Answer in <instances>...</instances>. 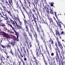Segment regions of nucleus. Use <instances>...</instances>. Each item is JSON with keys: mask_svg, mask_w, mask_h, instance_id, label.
Wrapping results in <instances>:
<instances>
[{"mask_svg": "<svg viewBox=\"0 0 65 65\" xmlns=\"http://www.w3.org/2000/svg\"><path fill=\"white\" fill-rule=\"evenodd\" d=\"M60 34H63V35L65 34V33H64V32L62 31L60 33Z\"/></svg>", "mask_w": 65, "mask_h": 65, "instance_id": "nucleus-35", "label": "nucleus"}, {"mask_svg": "<svg viewBox=\"0 0 65 65\" xmlns=\"http://www.w3.org/2000/svg\"><path fill=\"white\" fill-rule=\"evenodd\" d=\"M54 3L53 2H51L50 3V5L51 6L53 7V5H54Z\"/></svg>", "mask_w": 65, "mask_h": 65, "instance_id": "nucleus-19", "label": "nucleus"}, {"mask_svg": "<svg viewBox=\"0 0 65 65\" xmlns=\"http://www.w3.org/2000/svg\"><path fill=\"white\" fill-rule=\"evenodd\" d=\"M3 35L5 37L7 38V39H9V38L8 37V36H9L8 34H6L5 32H3Z\"/></svg>", "mask_w": 65, "mask_h": 65, "instance_id": "nucleus-6", "label": "nucleus"}, {"mask_svg": "<svg viewBox=\"0 0 65 65\" xmlns=\"http://www.w3.org/2000/svg\"><path fill=\"white\" fill-rule=\"evenodd\" d=\"M1 25H2V26L3 27H5V25L4 24L1 23Z\"/></svg>", "mask_w": 65, "mask_h": 65, "instance_id": "nucleus-17", "label": "nucleus"}, {"mask_svg": "<svg viewBox=\"0 0 65 65\" xmlns=\"http://www.w3.org/2000/svg\"><path fill=\"white\" fill-rule=\"evenodd\" d=\"M42 23L43 24H46V23L45 22V21L44 20H43L42 21Z\"/></svg>", "mask_w": 65, "mask_h": 65, "instance_id": "nucleus-34", "label": "nucleus"}, {"mask_svg": "<svg viewBox=\"0 0 65 65\" xmlns=\"http://www.w3.org/2000/svg\"><path fill=\"white\" fill-rule=\"evenodd\" d=\"M20 59L21 60V62H23V63H24V61H23V59H22V58H21Z\"/></svg>", "mask_w": 65, "mask_h": 65, "instance_id": "nucleus-40", "label": "nucleus"}, {"mask_svg": "<svg viewBox=\"0 0 65 65\" xmlns=\"http://www.w3.org/2000/svg\"><path fill=\"white\" fill-rule=\"evenodd\" d=\"M55 58H56V62H58V56L57 57V56H56Z\"/></svg>", "mask_w": 65, "mask_h": 65, "instance_id": "nucleus-27", "label": "nucleus"}, {"mask_svg": "<svg viewBox=\"0 0 65 65\" xmlns=\"http://www.w3.org/2000/svg\"><path fill=\"white\" fill-rule=\"evenodd\" d=\"M36 53H37V56H39V53H38V52H36Z\"/></svg>", "mask_w": 65, "mask_h": 65, "instance_id": "nucleus-32", "label": "nucleus"}, {"mask_svg": "<svg viewBox=\"0 0 65 65\" xmlns=\"http://www.w3.org/2000/svg\"><path fill=\"white\" fill-rule=\"evenodd\" d=\"M41 32H42V33L43 34H44V32H43V30H42V29H41Z\"/></svg>", "mask_w": 65, "mask_h": 65, "instance_id": "nucleus-38", "label": "nucleus"}, {"mask_svg": "<svg viewBox=\"0 0 65 65\" xmlns=\"http://www.w3.org/2000/svg\"><path fill=\"white\" fill-rule=\"evenodd\" d=\"M22 13L23 15L24 16V18H25V15H24V13H23V12H22Z\"/></svg>", "mask_w": 65, "mask_h": 65, "instance_id": "nucleus-51", "label": "nucleus"}, {"mask_svg": "<svg viewBox=\"0 0 65 65\" xmlns=\"http://www.w3.org/2000/svg\"><path fill=\"white\" fill-rule=\"evenodd\" d=\"M22 8L24 10H25V7H22Z\"/></svg>", "mask_w": 65, "mask_h": 65, "instance_id": "nucleus-54", "label": "nucleus"}, {"mask_svg": "<svg viewBox=\"0 0 65 65\" xmlns=\"http://www.w3.org/2000/svg\"><path fill=\"white\" fill-rule=\"evenodd\" d=\"M12 37H13V38L14 39H16L15 37V36H12Z\"/></svg>", "mask_w": 65, "mask_h": 65, "instance_id": "nucleus-41", "label": "nucleus"}, {"mask_svg": "<svg viewBox=\"0 0 65 65\" xmlns=\"http://www.w3.org/2000/svg\"><path fill=\"white\" fill-rule=\"evenodd\" d=\"M6 3L8 4V5H9V4H8V2H7V1H6Z\"/></svg>", "mask_w": 65, "mask_h": 65, "instance_id": "nucleus-55", "label": "nucleus"}, {"mask_svg": "<svg viewBox=\"0 0 65 65\" xmlns=\"http://www.w3.org/2000/svg\"><path fill=\"white\" fill-rule=\"evenodd\" d=\"M4 30H7V28H6L5 27H4Z\"/></svg>", "mask_w": 65, "mask_h": 65, "instance_id": "nucleus-48", "label": "nucleus"}, {"mask_svg": "<svg viewBox=\"0 0 65 65\" xmlns=\"http://www.w3.org/2000/svg\"><path fill=\"white\" fill-rule=\"evenodd\" d=\"M48 46L50 48V50H52V47H51V45L50 44Z\"/></svg>", "mask_w": 65, "mask_h": 65, "instance_id": "nucleus-29", "label": "nucleus"}, {"mask_svg": "<svg viewBox=\"0 0 65 65\" xmlns=\"http://www.w3.org/2000/svg\"><path fill=\"white\" fill-rule=\"evenodd\" d=\"M2 13L4 15V16H5V17H6V18H7V19L8 20V19L7 18V14H5L3 12H2Z\"/></svg>", "mask_w": 65, "mask_h": 65, "instance_id": "nucleus-12", "label": "nucleus"}, {"mask_svg": "<svg viewBox=\"0 0 65 65\" xmlns=\"http://www.w3.org/2000/svg\"><path fill=\"white\" fill-rule=\"evenodd\" d=\"M52 24L53 25V28H54V27H55V26H56L55 25V24H54V22L52 23Z\"/></svg>", "mask_w": 65, "mask_h": 65, "instance_id": "nucleus-28", "label": "nucleus"}, {"mask_svg": "<svg viewBox=\"0 0 65 65\" xmlns=\"http://www.w3.org/2000/svg\"><path fill=\"white\" fill-rule=\"evenodd\" d=\"M8 1L10 4V5H11L12 6L13 4L12 3V0H8Z\"/></svg>", "mask_w": 65, "mask_h": 65, "instance_id": "nucleus-8", "label": "nucleus"}, {"mask_svg": "<svg viewBox=\"0 0 65 65\" xmlns=\"http://www.w3.org/2000/svg\"><path fill=\"white\" fill-rule=\"evenodd\" d=\"M37 31L38 32L39 34H40V30H39V28H37Z\"/></svg>", "mask_w": 65, "mask_h": 65, "instance_id": "nucleus-18", "label": "nucleus"}, {"mask_svg": "<svg viewBox=\"0 0 65 65\" xmlns=\"http://www.w3.org/2000/svg\"><path fill=\"white\" fill-rule=\"evenodd\" d=\"M56 35H59V36H60V33H59V32H58V31L57 30H56Z\"/></svg>", "mask_w": 65, "mask_h": 65, "instance_id": "nucleus-13", "label": "nucleus"}, {"mask_svg": "<svg viewBox=\"0 0 65 65\" xmlns=\"http://www.w3.org/2000/svg\"><path fill=\"white\" fill-rule=\"evenodd\" d=\"M6 46H7V48H10V49H11V46L10 45H9V44H8V45H7Z\"/></svg>", "mask_w": 65, "mask_h": 65, "instance_id": "nucleus-16", "label": "nucleus"}, {"mask_svg": "<svg viewBox=\"0 0 65 65\" xmlns=\"http://www.w3.org/2000/svg\"><path fill=\"white\" fill-rule=\"evenodd\" d=\"M33 12H35V13H36V12H36L35 10H34V9L33 10Z\"/></svg>", "mask_w": 65, "mask_h": 65, "instance_id": "nucleus-50", "label": "nucleus"}, {"mask_svg": "<svg viewBox=\"0 0 65 65\" xmlns=\"http://www.w3.org/2000/svg\"><path fill=\"white\" fill-rule=\"evenodd\" d=\"M19 54H20V55H22V53L21 52H19Z\"/></svg>", "mask_w": 65, "mask_h": 65, "instance_id": "nucleus-58", "label": "nucleus"}, {"mask_svg": "<svg viewBox=\"0 0 65 65\" xmlns=\"http://www.w3.org/2000/svg\"><path fill=\"white\" fill-rule=\"evenodd\" d=\"M20 55V56L21 57V58H22H22H23V55H22V54H21Z\"/></svg>", "mask_w": 65, "mask_h": 65, "instance_id": "nucleus-44", "label": "nucleus"}, {"mask_svg": "<svg viewBox=\"0 0 65 65\" xmlns=\"http://www.w3.org/2000/svg\"><path fill=\"white\" fill-rule=\"evenodd\" d=\"M51 55L52 56H54V53H51Z\"/></svg>", "mask_w": 65, "mask_h": 65, "instance_id": "nucleus-37", "label": "nucleus"}, {"mask_svg": "<svg viewBox=\"0 0 65 65\" xmlns=\"http://www.w3.org/2000/svg\"><path fill=\"white\" fill-rule=\"evenodd\" d=\"M49 21H50V23H53L54 22L53 20L51 18L50 19Z\"/></svg>", "mask_w": 65, "mask_h": 65, "instance_id": "nucleus-14", "label": "nucleus"}, {"mask_svg": "<svg viewBox=\"0 0 65 65\" xmlns=\"http://www.w3.org/2000/svg\"><path fill=\"white\" fill-rule=\"evenodd\" d=\"M14 19L15 20H16V21L17 20H17L19 21V22L20 24L21 25V26H22L23 24H22V22L20 21V19L19 18V17L18 16V18H17V17H15V15H14Z\"/></svg>", "mask_w": 65, "mask_h": 65, "instance_id": "nucleus-2", "label": "nucleus"}, {"mask_svg": "<svg viewBox=\"0 0 65 65\" xmlns=\"http://www.w3.org/2000/svg\"><path fill=\"white\" fill-rule=\"evenodd\" d=\"M57 20L58 21V22H59V23H61V22L60 21V20H59V19H57Z\"/></svg>", "mask_w": 65, "mask_h": 65, "instance_id": "nucleus-47", "label": "nucleus"}, {"mask_svg": "<svg viewBox=\"0 0 65 65\" xmlns=\"http://www.w3.org/2000/svg\"><path fill=\"white\" fill-rule=\"evenodd\" d=\"M33 59L35 60V61H36V58L35 57H34V55H33Z\"/></svg>", "mask_w": 65, "mask_h": 65, "instance_id": "nucleus-30", "label": "nucleus"}, {"mask_svg": "<svg viewBox=\"0 0 65 65\" xmlns=\"http://www.w3.org/2000/svg\"><path fill=\"white\" fill-rule=\"evenodd\" d=\"M24 52L25 54H26V51H25V50H24Z\"/></svg>", "mask_w": 65, "mask_h": 65, "instance_id": "nucleus-56", "label": "nucleus"}, {"mask_svg": "<svg viewBox=\"0 0 65 65\" xmlns=\"http://www.w3.org/2000/svg\"><path fill=\"white\" fill-rule=\"evenodd\" d=\"M24 61H26L27 60V58L25 57H24Z\"/></svg>", "mask_w": 65, "mask_h": 65, "instance_id": "nucleus-36", "label": "nucleus"}, {"mask_svg": "<svg viewBox=\"0 0 65 65\" xmlns=\"http://www.w3.org/2000/svg\"><path fill=\"white\" fill-rule=\"evenodd\" d=\"M59 57H60V58H61V57H62V56L61 55V54H59Z\"/></svg>", "mask_w": 65, "mask_h": 65, "instance_id": "nucleus-46", "label": "nucleus"}, {"mask_svg": "<svg viewBox=\"0 0 65 65\" xmlns=\"http://www.w3.org/2000/svg\"><path fill=\"white\" fill-rule=\"evenodd\" d=\"M1 65H4V63L3 62L1 63Z\"/></svg>", "mask_w": 65, "mask_h": 65, "instance_id": "nucleus-52", "label": "nucleus"}, {"mask_svg": "<svg viewBox=\"0 0 65 65\" xmlns=\"http://www.w3.org/2000/svg\"><path fill=\"white\" fill-rule=\"evenodd\" d=\"M39 26L40 27V29H41V25H39Z\"/></svg>", "mask_w": 65, "mask_h": 65, "instance_id": "nucleus-61", "label": "nucleus"}, {"mask_svg": "<svg viewBox=\"0 0 65 65\" xmlns=\"http://www.w3.org/2000/svg\"><path fill=\"white\" fill-rule=\"evenodd\" d=\"M30 27V31L33 33L34 31H33V30H34V28H33V26L32 25H29Z\"/></svg>", "mask_w": 65, "mask_h": 65, "instance_id": "nucleus-7", "label": "nucleus"}, {"mask_svg": "<svg viewBox=\"0 0 65 65\" xmlns=\"http://www.w3.org/2000/svg\"><path fill=\"white\" fill-rule=\"evenodd\" d=\"M53 65H56V63H55V62H54L53 63Z\"/></svg>", "mask_w": 65, "mask_h": 65, "instance_id": "nucleus-64", "label": "nucleus"}, {"mask_svg": "<svg viewBox=\"0 0 65 65\" xmlns=\"http://www.w3.org/2000/svg\"><path fill=\"white\" fill-rule=\"evenodd\" d=\"M61 62L62 65H63L64 64H65V62L64 61H63H63H61Z\"/></svg>", "mask_w": 65, "mask_h": 65, "instance_id": "nucleus-25", "label": "nucleus"}, {"mask_svg": "<svg viewBox=\"0 0 65 65\" xmlns=\"http://www.w3.org/2000/svg\"><path fill=\"white\" fill-rule=\"evenodd\" d=\"M10 53H11V54H12V55H13V52H12V51H11H11H10Z\"/></svg>", "mask_w": 65, "mask_h": 65, "instance_id": "nucleus-31", "label": "nucleus"}, {"mask_svg": "<svg viewBox=\"0 0 65 65\" xmlns=\"http://www.w3.org/2000/svg\"><path fill=\"white\" fill-rule=\"evenodd\" d=\"M37 13H38V15H39V12H38V10H37Z\"/></svg>", "mask_w": 65, "mask_h": 65, "instance_id": "nucleus-57", "label": "nucleus"}, {"mask_svg": "<svg viewBox=\"0 0 65 65\" xmlns=\"http://www.w3.org/2000/svg\"><path fill=\"white\" fill-rule=\"evenodd\" d=\"M32 17L33 19V21H34L35 23L36 24V25H37V23L38 22L36 20V18L35 17V15H34V14H32Z\"/></svg>", "mask_w": 65, "mask_h": 65, "instance_id": "nucleus-3", "label": "nucleus"}, {"mask_svg": "<svg viewBox=\"0 0 65 65\" xmlns=\"http://www.w3.org/2000/svg\"><path fill=\"white\" fill-rule=\"evenodd\" d=\"M14 2L15 4L17 5V7H19V4H18V2L17 1L15 0L14 1Z\"/></svg>", "mask_w": 65, "mask_h": 65, "instance_id": "nucleus-10", "label": "nucleus"}, {"mask_svg": "<svg viewBox=\"0 0 65 65\" xmlns=\"http://www.w3.org/2000/svg\"><path fill=\"white\" fill-rule=\"evenodd\" d=\"M55 17H56V18L57 19L58 18H57V14H55Z\"/></svg>", "mask_w": 65, "mask_h": 65, "instance_id": "nucleus-60", "label": "nucleus"}, {"mask_svg": "<svg viewBox=\"0 0 65 65\" xmlns=\"http://www.w3.org/2000/svg\"><path fill=\"white\" fill-rule=\"evenodd\" d=\"M10 21L12 25H13V26H14V27H15V26H17V23H15L11 19L10 20Z\"/></svg>", "mask_w": 65, "mask_h": 65, "instance_id": "nucleus-4", "label": "nucleus"}, {"mask_svg": "<svg viewBox=\"0 0 65 65\" xmlns=\"http://www.w3.org/2000/svg\"><path fill=\"white\" fill-rule=\"evenodd\" d=\"M8 32H9L10 33H13V32H11V31H10L9 30H8Z\"/></svg>", "mask_w": 65, "mask_h": 65, "instance_id": "nucleus-45", "label": "nucleus"}, {"mask_svg": "<svg viewBox=\"0 0 65 65\" xmlns=\"http://www.w3.org/2000/svg\"><path fill=\"white\" fill-rule=\"evenodd\" d=\"M57 53L56 54V56H57L58 57V59L59 60V59H60V58L59 57V56H58V53H57Z\"/></svg>", "mask_w": 65, "mask_h": 65, "instance_id": "nucleus-26", "label": "nucleus"}, {"mask_svg": "<svg viewBox=\"0 0 65 65\" xmlns=\"http://www.w3.org/2000/svg\"><path fill=\"white\" fill-rule=\"evenodd\" d=\"M7 11L8 12V13H9V14L10 15V14H11V13H10V11H8V10H7Z\"/></svg>", "mask_w": 65, "mask_h": 65, "instance_id": "nucleus-33", "label": "nucleus"}, {"mask_svg": "<svg viewBox=\"0 0 65 65\" xmlns=\"http://www.w3.org/2000/svg\"><path fill=\"white\" fill-rule=\"evenodd\" d=\"M42 40H43V42H44L45 44H46V41H45V40H44V39H43Z\"/></svg>", "mask_w": 65, "mask_h": 65, "instance_id": "nucleus-23", "label": "nucleus"}, {"mask_svg": "<svg viewBox=\"0 0 65 65\" xmlns=\"http://www.w3.org/2000/svg\"><path fill=\"white\" fill-rule=\"evenodd\" d=\"M44 9H46V12H47L49 13H50V11H49V10H48V8L47 7L46 8V7H44Z\"/></svg>", "mask_w": 65, "mask_h": 65, "instance_id": "nucleus-9", "label": "nucleus"}, {"mask_svg": "<svg viewBox=\"0 0 65 65\" xmlns=\"http://www.w3.org/2000/svg\"><path fill=\"white\" fill-rule=\"evenodd\" d=\"M36 63V65H38V61L36 60L34 61Z\"/></svg>", "mask_w": 65, "mask_h": 65, "instance_id": "nucleus-21", "label": "nucleus"}, {"mask_svg": "<svg viewBox=\"0 0 65 65\" xmlns=\"http://www.w3.org/2000/svg\"><path fill=\"white\" fill-rule=\"evenodd\" d=\"M1 46L2 47H3V48H6V46H4L3 45H1Z\"/></svg>", "mask_w": 65, "mask_h": 65, "instance_id": "nucleus-24", "label": "nucleus"}, {"mask_svg": "<svg viewBox=\"0 0 65 65\" xmlns=\"http://www.w3.org/2000/svg\"><path fill=\"white\" fill-rule=\"evenodd\" d=\"M10 26L12 28V30L14 31V32H15L17 36V39H18V36H19V32H17L16 31H15V30H14L15 28L13 27H12V25H10Z\"/></svg>", "mask_w": 65, "mask_h": 65, "instance_id": "nucleus-1", "label": "nucleus"}, {"mask_svg": "<svg viewBox=\"0 0 65 65\" xmlns=\"http://www.w3.org/2000/svg\"><path fill=\"white\" fill-rule=\"evenodd\" d=\"M30 2H29L28 3L29 4V6H30Z\"/></svg>", "mask_w": 65, "mask_h": 65, "instance_id": "nucleus-59", "label": "nucleus"}, {"mask_svg": "<svg viewBox=\"0 0 65 65\" xmlns=\"http://www.w3.org/2000/svg\"><path fill=\"white\" fill-rule=\"evenodd\" d=\"M51 42L52 43V44H54V41H52Z\"/></svg>", "mask_w": 65, "mask_h": 65, "instance_id": "nucleus-63", "label": "nucleus"}, {"mask_svg": "<svg viewBox=\"0 0 65 65\" xmlns=\"http://www.w3.org/2000/svg\"><path fill=\"white\" fill-rule=\"evenodd\" d=\"M18 57H19V59H21V58H20V56L19 55V56H18Z\"/></svg>", "mask_w": 65, "mask_h": 65, "instance_id": "nucleus-62", "label": "nucleus"}, {"mask_svg": "<svg viewBox=\"0 0 65 65\" xmlns=\"http://www.w3.org/2000/svg\"><path fill=\"white\" fill-rule=\"evenodd\" d=\"M26 31L29 34V36H30V37L31 39H32V36L31 35V33L29 31V28L26 29Z\"/></svg>", "mask_w": 65, "mask_h": 65, "instance_id": "nucleus-5", "label": "nucleus"}, {"mask_svg": "<svg viewBox=\"0 0 65 65\" xmlns=\"http://www.w3.org/2000/svg\"><path fill=\"white\" fill-rule=\"evenodd\" d=\"M31 46H32V45H31V44H30V45H28V47H29V46H30V47H31Z\"/></svg>", "mask_w": 65, "mask_h": 65, "instance_id": "nucleus-39", "label": "nucleus"}, {"mask_svg": "<svg viewBox=\"0 0 65 65\" xmlns=\"http://www.w3.org/2000/svg\"><path fill=\"white\" fill-rule=\"evenodd\" d=\"M7 22V24H8L9 25V26H10V25H11V24H9V21H8V22Z\"/></svg>", "mask_w": 65, "mask_h": 65, "instance_id": "nucleus-42", "label": "nucleus"}, {"mask_svg": "<svg viewBox=\"0 0 65 65\" xmlns=\"http://www.w3.org/2000/svg\"><path fill=\"white\" fill-rule=\"evenodd\" d=\"M4 52L5 53V54H6V55L7 56V54L8 53V52L7 51H6V50H4Z\"/></svg>", "mask_w": 65, "mask_h": 65, "instance_id": "nucleus-20", "label": "nucleus"}, {"mask_svg": "<svg viewBox=\"0 0 65 65\" xmlns=\"http://www.w3.org/2000/svg\"><path fill=\"white\" fill-rule=\"evenodd\" d=\"M50 13L51 14H54V13H53V10L51 9H50Z\"/></svg>", "mask_w": 65, "mask_h": 65, "instance_id": "nucleus-15", "label": "nucleus"}, {"mask_svg": "<svg viewBox=\"0 0 65 65\" xmlns=\"http://www.w3.org/2000/svg\"><path fill=\"white\" fill-rule=\"evenodd\" d=\"M13 65H16V64H15V61H14L13 63Z\"/></svg>", "mask_w": 65, "mask_h": 65, "instance_id": "nucleus-53", "label": "nucleus"}, {"mask_svg": "<svg viewBox=\"0 0 65 65\" xmlns=\"http://www.w3.org/2000/svg\"><path fill=\"white\" fill-rule=\"evenodd\" d=\"M16 26H17V27L18 29H21V30H23V28L21 26L17 25Z\"/></svg>", "mask_w": 65, "mask_h": 65, "instance_id": "nucleus-11", "label": "nucleus"}, {"mask_svg": "<svg viewBox=\"0 0 65 65\" xmlns=\"http://www.w3.org/2000/svg\"><path fill=\"white\" fill-rule=\"evenodd\" d=\"M24 36L25 38H26L27 37V34H26V33H24Z\"/></svg>", "mask_w": 65, "mask_h": 65, "instance_id": "nucleus-22", "label": "nucleus"}, {"mask_svg": "<svg viewBox=\"0 0 65 65\" xmlns=\"http://www.w3.org/2000/svg\"><path fill=\"white\" fill-rule=\"evenodd\" d=\"M58 43L59 44V45H62L61 44V43L58 42Z\"/></svg>", "mask_w": 65, "mask_h": 65, "instance_id": "nucleus-49", "label": "nucleus"}, {"mask_svg": "<svg viewBox=\"0 0 65 65\" xmlns=\"http://www.w3.org/2000/svg\"><path fill=\"white\" fill-rule=\"evenodd\" d=\"M50 65H53V64H52V62H50Z\"/></svg>", "mask_w": 65, "mask_h": 65, "instance_id": "nucleus-43", "label": "nucleus"}]
</instances>
